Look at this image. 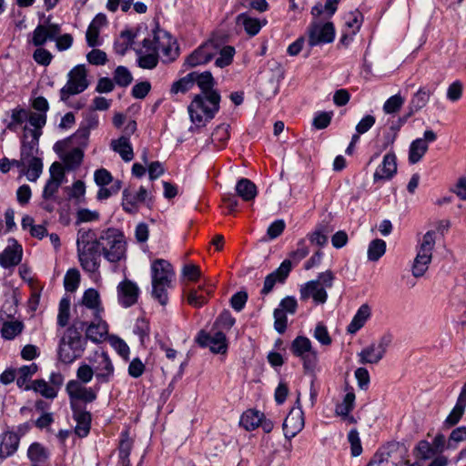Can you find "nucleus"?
Listing matches in <instances>:
<instances>
[{
    "label": "nucleus",
    "instance_id": "obj_42",
    "mask_svg": "<svg viewBox=\"0 0 466 466\" xmlns=\"http://www.w3.org/2000/svg\"><path fill=\"white\" fill-rule=\"evenodd\" d=\"M133 441L128 436L127 431L121 433V440L119 443V458L121 460L122 466H131L129 461V455L131 452Z\"/></svg>",
    "mask_w": 466,
    "mask_h": 466
},
{
    "label": "nucleus",
    "instance_id": "obj_64",
    "mask_svg": "<svg viewBox=\"0 0 466 466\" xmlns=\"http://www.w3.org/2000/svg\"><path fill=\"white\" fill-rule=\"evenodd\" d=\"M328 233L329 230L326 228L322 227L317 228L315 231L309 234V239L312 244H315L319 247H323L324 245H326L328 241Z\"/></svg>",
    "mask_w": 466,
    "mask_h": 466
},
{
    "label": "nucleus",
    "instance_id": "obj_53",
    "mask_svg": "<svg viewBox=\"0 0 466 466\" xmlns=\"http://www.w3.org/2000/svg\"><path fill=\"white\" fill-rule=\"evenodd\" d=\"M80 282L79 271L76 268L67 270L64 278V286L66 290L74 292L78 288Z\"/></svg>",
    "mask_w": 466,
    "mask_h": 466
},
{
    "label": "nucleus",
    "instance_id": "obj_50",
    "mask_svg": "<svg viewBox=\"0 0 466 466\" xmlns=\"http://www.w3.org/2000/svg\"><path fill=\"white\" fill-rule=\"evenodd\" d=\"M466 441V426L454 429L448 439L447 447L452 451L456 450L458 444Z\"/></svg>",
    "mask_w": 466,
    "mask_h": 466
},
{
    "label": "nucleus",
    "instance_id": "obj_59",
    "mask_svg": "<svg viewBox=\"0 0 466 466\" xmlns=\"http://www.w3.org/2000/svg\"><path fill=\"white\" fill-rule=\"evenodd\" d=\"M95 370H93L92 365H88L86 363H82L78 369L76 370V380L78 382L83 384H87L90 382L95 376Z\"/></svg>",
    "mask_w": 466,
    "mask_h": 466
},
{
    "label": "nucleus",
    "instance_id": "obj_44",
    "mask_svg": "<svg viewBox=\"0 0 466 466\" xmlns=\"http://www.w3.org/2000/svg\"><path fill=\"white\" fill-rule=\"evenodd\" d=\"M27 170L25 176L31 182H35L41 176L43 171V163L39 157H31L25 161Z\"/></svg>",
    "mask_w": 466,
    "mask_h": 466
},
{
    "label": "nucleus",
    "instance_id": "obj_13",
    "mask_svg": "<svg viewBox=\"0 0 466 466\" xmlns=\"http://www.w3.org/2000/svg\"><path fill=\"white\" fill-rule=\"evenodd\" d=\"M335 37V29L331 22H322L316 19L309 28V44L315 46L331 43Z\"/></svg>",
    "mask_w": 466,
    "mask_h": 466
},
{
    "label": "nucleus",
    "instance_id": "obj_58",
    "mask_svg": "<svg viewBox=\"0 0 466 466\" xmlns=\"http://www.w3.org/2000/svg\"><path fill=\"white\" fill-rule=\"evenodd\" d=\"M404 102L405 99L400 94H396L386 100L383 105V110L386 114L396 113L403 106Z\"/></svg>",
    "mask_w": 466,
    "mask_h": 466
},
{
    "label": "nucleus",
    "instance_id": "obj_51",
    "mask_svg": "<svg viewBox=\"0 0 466 466\" xmlns=\"http://www.w3.org/2000/svg\"><path fill=\"white\" fill-rule=\"evenodd\" d=\"M28 113L23 108H15L11 113V120L7 125V128L16 131L18 127L27 120Z\"/></svg>",
    "mask_w": 466,
    "mask_h": 466
},
{
    "label": "nucleus",
    "instance_id": "obj_2",
    "mask_svg": "<svg viewBox=\"0 0 466 466\" xmlns=\"http://www.w3.org/2000/svg\"><path fill=\"white\" fill-rule=\"evenodd\" d=\"M77 256L82 268L88 273L97 272L100 266V248L94 231L81 228L78 230Z\"/></svg>",
    "mask_w": 466,
    "mask_h": 466
},
{
    "label": "nucleus",
    "instance_id": "obj_6",
    "mask_svg": "<svg viewBox=\"0 0 466 466\" xmlns=\"http://www.w3.org/2000/svg\"><path fill=\"white\" fill-rule=\"evenodd\" d=\"M334 279L335 276L330 270L319 273L316 279L300 286V299L306 301L312 299L316 304H324L328 299L327 289L333 287Z\"/></svg>",
    "mask_w": 466,
    "mask_h": 466
},
{
    "label": "nucleus",
    "instance_id": "obj_30",
    "mask_svg": "<svg viewBox=\"0 0 466 466\" xmlns=\"http://www.w3.org/2000/svg\"><path fill=\"white\" fill-rule=\"evenodd\" d=\"M50 452L39 442H33L27 449V458L31 466H50Z\"/></svg>",
    "mask_w": 466,
    "mask_h": 466
},
{
    "label": "nucleus",
    "instance_id": "obj_39",
    "mask_svg": "<svg viewBox=\"0 0 466 466\" xmlns=\"http://www.w3.org/2000/svg\"><path fill=\"white\" fill-rule=\"evenodd\" d=\"M263 413L256 410H248L240 417V425L247 431H253L259 427Z\"/></svg>",
    "mask_w": 466,
    "mask_h": 466
},
{
    "label": "nucleus",
    "instance_id": "obj_33",
    "mask_svg": "<svg viewBox=\"0 0 466 466\" xmlns=\"http://www.w3.org/2000/svg\"><path fill=\"white\" fill-rule=\"evenodd\" d=\"M370 307L368 304H362L348 325L347 331L350 334H355L365 325L367 320L370 318Z\"/></svg>",
    "mask_w": 466,
    "mask_h": 466
},
{
    "label": "nucleus",
    "instance_id": "obj_56",
    "mask_svg": "<svg viewBox=\"0 0 466 466\" xmlns=\"http://www.w3.org/2000/svg\"><path fill=\"white\" fill-rule=\"evenodd\" d=\"M133 76L127 67L119 66L116 68L114 74V81L116 85L120 86H127L131 84Z\"/></svg>",
    "mask_w": 466,
    "mask_h": 466
},
{
    "label": "nucleus",
    "instance_id": "obj_7",
    "mask_svg": "<svg viewBox=\"0 0 466 466\" xmlns=\"http://www.w3.org/2000/svg\"><path fill=\"white\" fill-rule=\"evenodd\" d=\"M96 241L106 260L112 263L118 262L126 258V241L124 235L116 228L103 231Z\"/></svg>",
    "mask_w": 466,
    "mask_h": 466
},
{
    "label": "nucleus",
    "instance_id": "obj_26",
    "mask_svg": "<svg viewBox=\"0 0 466 466\" xmlns=\"http://www.w3.org/2000/svg\"><path fill=\"white\" fill-rule=\"evenodd\" d=\"M138 293L137 285L129 279L121 281L117 286L118 301L125 308H128L137 302Z\"/></svg>",
    "mask_w": 466,
    "mask_h": 466
},
{
    "label": "nucleus",
    "instance_id": "obj_54",
    "mask_svg": "<svg viewBox=\"0 0 466 466\" xmlns=\"http://www.w3.org/2000/svg\"><path fill=\"white\" fill-rule=\"evenodd\" d=\"M465 409L466 405L459 401H456L455 406L453 407V409L451 410V412L444 420L445 425L448 427L456 425L461 419L465 411Z\"/></svg>",
    "mask_w": 466,
    "mask_h": 466
},
{
    "label": "nucleus",
    "instance_id": "obj_55",
    "mask_svg": "<svg viewBox=\"0 0 466 466\" xmlns=\"http://www.w3.org/2000/svg\"><path fill=\"white\" fill-rule=\"evenodd\" d=\"M70 316V299L63 298L59 302L57 324L60 327H66L68 323Z\"/></svg>",
    "mask_w": 466,
    "mask_h": 466
},
{
    "label": "nucleus",
    "instance_id": "obj_48",
    "mask_svg": "<svg viewBox=\"0 0 466 466\" xmlns=\"http://www.w3.org/2000/svg\"><path fill=\"white\" fill-rule=\"evenodd\" d=\"M431 258H429L424 256H420V254H416V257L411 267V272L413 277H422L428 270L429 266L431 263Z\"/></svg>",
    "mask_w": 466,
    "mask_h": 466
},
{
    "label": "nucleus",
    "instance_id": "obj_21",
    "mask_svg": "<svg viewBox=\"0 0 466 466\" xmlns=\"http://www.w3.org/2000/svg\"><path fill=\"white\" fill-rule=\"evenodd\" d=\"M147 198L148 192L144 187H140L137 193L125 188L122 193L123 209L129 214H135L138 211L139 204L145 202Z\"/></svg>",
    "mask_w": 466,
    "mask_h": 466
},
{
    "label": "nucleus",
    "instance_id": "obj_34",
    "mask_svg": "<svg viewBox=\"0 0 466 466\" xmlns=\"http://www.w3.org/2000/svg\"><path fill=\"white\" fill-rule=\"evenodd\" d=\"M38 370V366L35 363L29 365H24L16 370V384L19 388L25 390H31V383L29 382L31 378Z\"/></svg>",
    "mask_w": 466,
    "mask_h": 466
},
{
    "label": "nucleus",
    "instance_id": "obj_5",
    "mask_svg": "<svg viewBox=\"0 0 466 466\" xmlns=\"http://www.w3.org/2000/svg\"><path fill=\"white\" fill-rule=\"evenodd\" d=\"M143 47L146 51L156 52L157 55L161 53V58L165 63L173 62L179 55L177 41L168 32L159 28L153 32L152 36L143 40Z\"/></svg>",
    "mask_w": 466,
    "mask_h": 466
},
{
    "label": "nucleus",
    "instance_id": "obj_20",
    "mask_svg": "<svg viewBox=\"0 0 466 466\" xmlns=\"http://www.w3.org/2000/svg\"><path fill=\"white\" fill-rule=\"evenodd\" d=\"M21 435L13 431H4L0 435V461L15 455L20 445Z\"/></svg>",
    "mask_w": 466,
    "mask_h": 466
},
{
    "label": "nucleus",
    "instance_id": "obj_40",
    "mask_svg": "<svg viewBox=\"0 0 466 466\" xmlns=\"http://www.w3.org/2000/svg\"><path fill=\"white\" fill-rule=\"evenodd\" d=\"M237 24L242 25L249 35H256L261 29L262 25L257 18H253L243 13L237 16Z\"/></svg>",
    "mask_w": 466,
    "mask_h": 466
},
{
    "label": "nucleus",
    "instance_id": "obj_15",
    "mask_svg": "<svg viewBox=\"0 0 466 466\" xmlns=\"http://www.w3.org/2000/svg\"><path fill=\"white\" fill-rule=\"evenodd\" d=\"M196 340L201 347H208L213 353L224 354L228 349L226 335L219 330L213 333L201 330Z\"/></svg>",
    "mask_w": 466,
    "mask_h": 466
},
{
    "label": "nucleus",
    "instance_id": "obj_24",
    "mask_svg": "<svg viewBox=\"0 0 466 466\" xmlns=\"http://www.w3.org/2000/svg\"><path fill=\"white\" fill-rule=\"evenodd\" d=\"M22 246L15 238L8 240V246L0 254V266L5 268L16 266L22 259Z\"/></svg>",
    "mask_w": 466,
    "mask_h": 466
},
{
    "label": "nucleus",
    "instance_id": "obj_38",
    "mask_svg": "<svg viewBox=\"0 0 466 466\" xmlns=\"http://www.w3.org/2000/svg\"><path fill=\"white\" fill-rule=\"evenodd\" d=\"M435 236V231H427L417 247V254L432 259V253L436 243Z\"/></svg>",
    "mask_w": 466,
    "mask_h": 466
},
{
    "label": "nucleus",
    "instance_id": "obj_60",
    "mask_svg": "<svg viewBox=\"0 0 466 466\" xmlns=\"http://www.w3.org/2000/svg\"><path fill=\"white\" fill-rule=\"evenodd\" d=\"M109 343L112 348L124 359L128 360L129 357V347L120 338L116 336H111L109 338Z\"/></svg>",
    "mask_w": 466,
    "mask_h": 466
},
{
    "label": "nucleus",
    "instance_id": "obj_31",
    "mask_svg": "<svg viewBox=\"0 0 466 466\" xmlns=\"http://www.w3.org/2000/svg\"><path fill=\"white\" fill-rule=\"evenodd\" d=\"M74 420L76 422L75 432L77 436L84 438L90 431L91 414L83 408L71 409Z\"/></svg>",
    "mask_w": 466,
    "mask_h": 466
},
{
    "label": "nucleus",
    "instance_id": "obj_62",
    "mask_svg": "<svg viewBox=\"0 0 466 466\" xmlns=\"http://www.w3.org/2000/svg\"><path fill=\"white\" fill-rule=\"evenodd\" d=\"M147 54L139 56L138 65L145 69H152L157 66L158 55L154 51H147Z\"/></svg>",
    "mask_w": 466,
    "mask_h": 466
},
{
    "label": "nucleus",
    "instance_id": "obj_47",
    "mask_svg": "<svg viewBox=\"0 0 466 466\" xmlns=\"http://www.w3.org/2000/svg\"><path fill=\"white\" fill-rule=\"evenodd\" d=\"M229 138L228 126L222 124L218 126L210 136V142L218 148L224 146L225 142Z\"/></svg>",
    "mask_w": 466,
    "mask_h": 466
},
{
    "label": "nucleus",
    "instance_id": "obj_36",
    "mask_svg": "<svg viewBox=\"0 0 466 466\" xmlns=\"http://www.w3.org/2000/svg\"><path fill=\"white\" fill-rule=\"evenodd\" d=\"M236 191L244 201L253 200L258 194L256 185L248 178H241L237 182Z\"/></svg>",
    "mask_w": 466,
    "mask_h": 466
},
{
    "label": "nucleus",
    "instance_id": "obj_57",
    "mask_svg": "<svg viewBox=\"0 0 466 466\" xmlns=\"http://www.w3.org/2000/svg\"><path fill=\"white\" fill-rule=\"evenodd\" d=\"M83 157V150L80 148H74L66 154L64 162L68 168L73 169L81 164Z\"/></svg>",
    "mask_w": 466,
    "mask_h": 466
},
{
    "label": "nucleus",
    "instance_id": "obj_41",
    "mask_svg": "<svg viewBox=\"0 0 466 466\" xmlns=\"http://www.w3.org/2000/svg\"><path fill=\"white\" fill-rule=\"evenodd\" d=\"M194 76V84L197 83L198 87L201 90V93L209 94L211 92H218L213 88L214 86V78L210 72L206 71L202 74H198L197 72H193Z\"/></svg>",
    "mask_w": 466,
    "mask_h": 466
},
{
    "label": "nucleus",
    "instance_id": "obj_19",
    "mask_svg": "<svg viewBox=\"0 0 466 466\" xmlns=\"http://www.w3.org/2000/svg\"><path fill=\"white\" fill-rule=\"evenodd\" d=\"M80 309L81 315L76 319H82L86 321V319L89 317V313L92 317L101 315L103 309L100 306L99 294L96 289H89L85 291Z\"/></svg>",
    "mask_w": 466,
    "mask_h": 466
},
{
    "label": "nucleus",
    "instance_id": "obj_37",
    "mask_svg": "<svg viewBox=\"0 0 466 466\" xmlns=\"http://www.w3.org/2000/svg\"><path fill=\"white\" fill-rule=\"evenodd\" d=\"M340 0H326L325 5L318 3L311 9V15L315 19L323 16L324 18H330L338 8V4Z\"/></svg>",
    "mask_w": 466,
    "mask_h": 466
},
{
    "label": "nucleus",
    "instance_id": "obj_8",
    "mask_svg": "<svg viewBox=\"0 0 466 466\" xmlns=\"http://www.w3.org/2000/svg\"><path fill=\"white\" fill-rule=\"evenodd\" d=\"M89 86L85 65L74 66L67 74L66 84L60 89V99L66 103L70 96L84 92Z\"/></svg>",
    "mask_w": 466,
    "mask_h": 466
},
{
    "label": "nucleus",
    "instance_id": "obj_14",
    "mask_svg": "<svg viewBox=\"0 0 466 466\" xmlns=\"http://www.w3.org/2000/svg\"><path fill=\"white\" fill-rule=\"evenodd\" d=\"M293 354L303 360L304 368L313 369L318 361L317 352L313 350L311 341L307 337L299 336L291 344Z\"/></svg>",
    "mask_w": 466,
    "mask_h": 466
},
{
    "label": "nucleus",
    "instance_id": "obj_29",
    "mask_svg": "<svg viewBox=\"0 0 466 466\" xmlns=\"http://www.w3.org/2000/svg\"><path fill=\"white\" fill-rule=\"evenodd\" d=\"M291 270V262L289 260H284L280 266L272 273L268 274L264 281V287L262 289L263 294L269 293L276 282H282L288 277Z\"/></svg>",
    "mask_w": 466,
    "mask_h": 466
},
{
    "label": "nucleus",
    "instance_id": "obj_22",
    "mask_svg": "<svg viewBox=\"0 0 466 466\" xmlns=\"http://www.w3.org/2000/svg\"><path fill=\"white\" fill-rule=\"evenodd\" d=\"M92 320L88 322L86 319V339H88L93 342H101L105 339L108 333V326L106 321L103 320L101 315L92 317Z\"/></svg>",
    "mask_w": 466,
    "mask_h": 466
},
{
    "label": "nucleus",
    "instance_id": "obj_35",
    "mask_svg": "<svg viewBox=\"0 0 466 466\" xmlns=\"http://www.w3.org/2000/svg\"><path fill=\"white\" fill-rule=\"evenodd\" d=\"M216 56H218L215 60V65L218 67L223 68L229 66L235 56V48L231 46H223L218 41H215Z\"/></svg>",
    "mask_w": 466,
    "mask_h": 466
},
{
    "label": "nucleus",
    "instance_id": "obj_9",
    "mask_svg": "<svg viewBox=\"0 0 466 466\" xmlns=\"http://www.w3.org/2000/svg\"><path fill=\"white\" fill-rule=\"evenodd\" d=\"M99 387H86L78 380H71L66 383V391L69 397L70 408H82L80 403H91L97 398Z\"/></svg>",
    "mask_w": 466,
    "mask_h": 466
},
{
    "label": "nucleus",
    "instance_id": "obj_52",
    "mask_svg": "<svg viewBox=\"0 0 466 466\" xmlns=\"http://www.w3.org/2000/svg\"><path fill=\"white\" fill-rule=\"evenodd\" d=\"M194 76L195 75L190 73L175 82L171 86V92L177 94L188 91L194 86Z\"/></svg>",
    "mask_w": 466,
    "mask_h": 466
},
{
    "label": "nucleus",
    "instance_id": "obj_23",
    "mask_svg": "<svg viewBox=\"0 0 466 466\" xmlns=\"http://www.w3.org/2000/svg\"><path fill=\"white\" fill-rule=\"evenodd\" d=\"M363 23V15L359 10H354L345 15V31L340 38V43L348 45L353 36L360 31Z\"/></svg>",
    "mask_w": 466,
    "mask_h": 466
},
{
    "label": "nucleus",
    "instance_id": "obj_46",
    "mask_svg": "<svg viewBox=\"0 0 466 466\" xmlns=\"http://www.w3.org/2000/svg\"><path fill=\"white\" fill-rule=\"evenodd\" d=\"M386 252V242L382 239L372 240L368 247V258L370 261H378Z\"/></svg>",
    "mask_w": 466,
    "mask_h": 466
},
{
    "label": "nucleus",
    "instance_id": "obj_28",
    "mask_svg": "<svg viewBox=\"0 0 466 466\" xmlns=\"http://www.w3.org/2000/svg\"><path fill=\"white\" fill-rule=\"evenodd\" d=\"M432 94L433 90L431 87L427 86H420L417 90V92H415L411 96L409 103L410 112L408 116L401 120V123H404L407 120V118L410 117L414 113L424 108L427 106L428 102L430 101L431 96Z\"/></svg>",
    "mask_w": 466,
    "mask_h": 466
},
{
    "label": "nucleus",
    "instance_id": "obj_43",
    "mask_svg": "<svg viewBox=\"0 0 466 466\" xmlns=\"http://www.w3.org/2000/svg\"><path fill=\"white\" fill-rule=\"evenodd\" d=\"M24 329L23 322L19 320L5 321L1 328V335L5 339L11 340Z\"/></svg>",
    "mask_w": 466,
    "mask_h": 466
},
{
    "label": "nucleus",
    "instance_id": "obj_45",
    "mask_svg": "<svg viewBox=\"0 0 466 466\" xmlns=\"http://www.w3.org/2000/svg\"><path fill=\"white\" fill-rule=\"evenodd\" d=\"M31 390L46 399L53 400L57 396L56 389L51 387L45 380H36L31 383Z\"/></svg>",
    "mask_w": 466,
    "mask_h": 466
},
{
    "label": "nucleus",
    "instance_id": "obj_25",
    "mask_svg": "<svg viewBox=\"0 0 466 466\" xmlns=\"http://www.w3.org/2000/svg\"><path fill=\"white\" fill-rule=\"evenodd\" d=\"M397 172V158L394 153L390 152L383 157L381 164L376 168L374 182L390 180Z\"/></svg>",
    "mask_w": 466,
    "mask_h": 466
},
{
    "label": "nucleus",
    "instance_id": "obj_49",
    "mask_svg": "<svg viewBox=\"0 0 466 466\" xmlns=\"http://www.w3.org/2000/svg\"><path fill=\"white\" fill-rule=\"evenodd\" d=\"M355 401V394L350 391L348 392L342 402L338 404L335 409V412L339 416L347 417L350 412L353 410Z\"/></svg>",
    "mask_w": 466,
    "mask_h": 466
},
{
    "label": "nucleus",
    "instance_id": "obj_12",
    "mask_svg": "<svg viewBox=\"0 0 466 466\" xmlns=\"http://www.w3.org/2000/svg\"><path fill=\"white\" fill-rule=\"evenodd\" d=\"M391 341L390 334L383 335L378 341L371 343L359 353L360 362L362 364L378 363L384 357Z\"/></svg>",
    "mask_w": 466,
    "mask_h": 466
},
{
    "label": "nucleus",
    "instance_id": "obj_63",
    "mask_svg": "<svg viewBox=\"0 0 466 466\" xmlns=\"http://www.w3.org/2000/svg\"><path fill=\"white\" fill-rule=\"evenodd\" d=\"M122 186L120 180L116 179L113 182L110 187H106V186H100V188L97 192V198L99 200L107 199L112 195L118 193Z\"/></svg>",
    "mask_w": 466,
    "mask_h": 466
},
{
    "label": "nucleus",
    "instance_id": "obj_32",
    "mask_svg": "<svg viewBox=\"0 0 466 466\" xmlns=\"http://www.w3.org/2000/svg\"><path fill=\"white\" fill-rule=\"evenodd\" d=\"M110 147L113 151L118 153L126 162L131 161L134 157L133 147L127 136H121L117 139H113L110 143Z\"/></svg>",
    "mask_w": 466,
    "mask_h": 466
},
{
    "label": "nucleus",
    "instance_id": "obj_10",
    "mask_svg": "<svg viewBox=\"0 0 466 466\" xmlns=\"http://www.w3.org/2000/svg\"><path fill=\"white\" fill-rule=\"evenodd\" d=\"M89 362L93 367L97 383H108L114 377L115 368L108 354L105 351H96Z\"/></svg>",
    "mask_w": 466,
    "mask_h": 466
},
{
    "label": "nucleus",
    "instance_id": "obj_16",
    "mask_svg": "<svg viewBox=\"0 0 466 466\" xmlns=\"http://www.w3.org/2000/svg\"><path fill=\"white\" fill-rule=\"evenodd\" d=\"M49 172L50 177L46 181L42 193V198L45 200L54 198L65 180L64 167L60 163H53L49 168Z\"/></svg>",
    "mask_w": 466,
    "mask_h": 466
},
{
    "label": "nucleus",
    "instance_id": "obj_61",
    "mask_svg": "<svg viewBox=\"0 0 466 466\" xmlns=\"http://www.w3.org/2000/svg\"><path fill=\"white\" fill-rule=\"evenodd\" d=\"M49 40L46 26L38 25L33 31L32 42L35 46H44Z\"/></svg>",
    "mask_w": 466,
    "mask_h": 466
},
{
    "label": "nucleus",
    "instance_id": "obj_3",
    "mask_svg": "<svg viewBox=\"0 0 466 466\" xmlns=\"http://www.w3.org/2000/svg\"><path fill=\"white\" fill-rule=\"evenodd\" d=\"M220 95L218 92L200 93L193 98L187 107L190 120L197 127H202L211 120L219 109Z\"/></svg>",
    "mask_w": 466,
    "mask_h": 466
},
{
    "label": "nucleus",
    "instance_id": "obj_11",
    "mask_svg": "<svg viewBox=\"0 0 466 466\" xmlns=\"http://www.w3.org/2000/svg\"><path fill=\"white\" fill-rule=\"evenodd\" d=\"M301 394L297 392L295 406L290 410L283 422V431L287 439L294 438L304 428V412L300 402Z\"/></svg>",
    "mask_w": 466,
    "mask_h": 466
},
{
    "label": "nucleus",
    "instance_id": "obj_17",
    "mask_svg": "<svg viewBox=\"0 0 466 466\" xmlns=\"http://www.w3.org/2000/svg\"><path fill=\"white\" fill-rule=\"evenodd\" d=\"M437 136L432 130H426L423 137L413 140L409 148V163L414 165L420 162L428 151L429 143L434 142Z\"/></svg>",
    "mask_w": 466,
    "mask_h": 466
},
{
    "label": "nucleus",
    "instance_id": "obj_27",
    "mask_svg": "<svg viewBox=\"0 0 466 466\" xmlns=\"http://www.w3.org/2000/svg\"><path fill=\"white\" fill-rule=\"evenodd\" d=\"M41 134L42 132H38L37 130H27V127H25L21 146V156L23 159L36 157L35 154L38 150V141Z\"/></svg>",
    "mask_w": 466,
    "mask_h": 466
},
{
    "label": "nucleus",
    "instance_id": "obj_18",
    "mask_svg": "<svg viewBox=\"0 0 466 466\" xmlns=\"http://www.w3.org/2000/svg\"><path fill=\"white\" fill-rule=\"evenodd\" d=\"M216 52L215 40H208L194 50L187 57L185 64L189 67L207 64L216 56Z\"/></svg>",
    "mask_w": 466,
    "mask_h": 466
},
{
    "label": "nucleus",
    "instance_id": "obj_1",
    "mask_svg": "<svg viewBox=\"0 0 466 466\" xmlns=\"http://www.w3.org/2000/svg\"><path fill=\"white\" fill-rule=\"evenodd\" d=\"M86 322L75 319L73 324L66 330L58 349L59 360L69 364L80 358L86 349V339L82 336Z\"/></svg>",
    "mask_w": 466,
    "mask_h": 466
},
{
    "label": "nucleus",
    "instance_id": "obj_4",
    "mask_svg": "<svg viewBox=\"0 0 466 466\" xmlns=\"http://www.w3.org/2000/svg\"><path fill=\"white\" fill-rule=\"evenodd\" d=\"M174 271L170 263L158 258L151 264L152 296L161 305L167 303V289L170 288Z\"/></svg>",
    "mask_w": 466,
    "mask_h": 466
}]
</instances>
